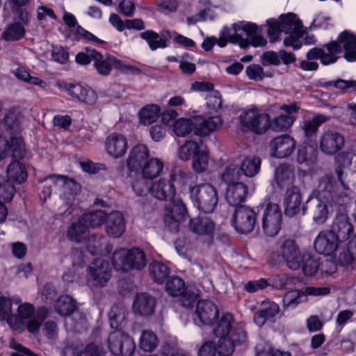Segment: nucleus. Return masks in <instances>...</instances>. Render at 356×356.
Returning a JSON list of instances; mask_svg holds the SVG:
<instances>
[{"label": "nucleus", "mask_w": 356, "mask_h": 356, "mask_svg": "<svg viewBox=\"0 0 356 356\" xmlns=\"http://www.w3.org/2000/svg\"><path fill=\"white\" fill-rule=\"evenodd\" d=\"M343 175V171L337 169V179L332 175H325L318 180L312 193L314 197L310 198L314 204L312 218L316 224H324L330 211L334 209H337V212L346 211L351 190L345 184Z\"/></svg>", "instance_id": "nucleus-1"}, {"label": "nucleus", "mask_w": 356, "mask_h": 356, "mask_svg": "<svg viewBox=\"0 0 356 356\" xmlns=\"http://www.w3.org/2000/svg\"><path fill=\"white\" fill-rule=\"evenodd\" d=\"M197 176L191 172H181L179 175V182L182 192L188 191L193 206L203 213H213L217 208L219 193L217 188L211 184L200 185L196 183Z\"/></svg>", "instance_id": "nucleus-2"}, {"label": "nucleus", "mask_w": 356, "mask_h": 356, "mask_svg": "<svg viewBox=\"0 0 356 356\" xmlns=\"http://www.w3.org/2000/svg\"><path fill=\"white\" fill-rule=\"evenodd\" d=\"M268 35L270 41L275 42L281 40L280 34L285 33L287 36L284 40L286 47H291L298 49L301 47L300 38L304 33L301 21L293 13L281 15L278 19H269L266 21Z\"/></svg>", "instance_id": "nucleus-3"}, {"label": "nucleus", "mask_w": 356, "mask_h": 356, "mask_svg": "<svg viewBox=\"0 0 356 356\" xmlns=\"http://www.w3.org/2000/svg\"><path fill=\"white\" fill-rule=\"evenodd\" d=\"M127 316V312L123 306L116 305L112 307L108 318L110 325L116 330L111 332L108 338V347L113 355L115 356H127L132 354L135 349L133 339L121 330Z\"/></svg>", "instance_id": "nucleus-4"}, {"label": "nucleus", "mask_w": 356, "mask_h": 356, "mask_svg": "<svg viewBox=\"0 0 356 356\" xmlns=\"http://www.w3.org/2000/svg\"><path fill=\"white\" fill-rule=\"evenodd\" d=\"M47 313L44 307L35 311L32 304L19 302L16 312L8 318V325L12 330L18 333L22 332L25 329L31 333H35L47 318Z\"/></svg>", "instance_id": "nucleus-5"}, {"label": "nucleus", "mask_w": 356, "mask_h": 356, "mask_svg": "<svg viewBox=\"0 0 356 356\" xmlns=\"http://www.w3.org/2000/svg\"><path fill=\"white\" fill-rule=\"evenodd\" d=\"M222 124L218 115L206 118L196 115L191 118H179L172 124V131L179 137H185L193 131L197 136H204L219 129Z\"/></svg>", "instance_id": "nucleus-6"}, {"label": "nucleus", "mask_w": 356, "mask_h": 356, "mask_svg": "<svg viewBox=\"0 0 356 356\" xmlns=\"http://www.w3.org/2000/svg\"><path fill=\"white\" fill-rule=\"evenodd\" d=\"M44 181V188L40 195V198L44 201L51 196L54 190L63 202L70 206L74 204L76 195L81 191V186L78 183L64 175H49Z\"/></svg>", "instance_id": "nucleus-7"}, {"label": "nucleus", "mask_w": 356, "mask_h": 356, "mask_svg": "<svg viewBox=\"0 0 356 356\" xmlns=\"http://www.w3.org/2000/svg\"><path fill=\"white\" fill-rule=\"evenodd\" d=\"M240 129L243 132L262 134L270 127V117L260 108L250 105L241 111L238 116Z\"/></svg>", "instance_id": "nucleus-8"}, {"label": "nucleus", "mask_w": 356, "mask_h": 356, "mask_svg": "<svg viewBox=\"0 0 356 356\" xmlns=\"http://www.w3.org/2000/svg\"><path fill=\"white\" fill-rule=\"evenodd\" d=\"M112 261L115 268L122 271L141 269L147 263L145 254L138 248H121L115 251Z\"/></svg>", "instance_id": "nucleus-9"}, {"label": "nucleus", "mask_w": 356, "mask_h": 356, "mask_svg": "<svg viewBox=\"0 0 356 356\" xmlns=\"http://www.w3.org/2000/svg\"><path fill=\"white\" fill-rule=\"evenodd\" d=\"M112 277V267L107 261L95 259L87 270L86 284L92 290L104 287Z\"/></svg>", "instance_id": "nucleus-10"}, {"label": "nucleus", "mask_w": 356, "mask_h": 356, "mask_svg": "<svg viewBox=\"0 0 356 356\" xmlns=\"http://www.w3.org/2000/svg\"><path fill=\"white\" fill-rule=\"evenodd\" d=\"M257 27L255 24L246 22H239L234 23L230 30L227 40L232 43H238L241 47L245 48L248 46V42L243 39V36L238 32L243 31L250 40V44L255 47H264L266 44V40L257 33Z\"/></svg>", "instance_id": "nucleus-11"}, {"label": "nucleus", "mask_w": 356, "mask_h": 356, "mask_svg": "<svg viewBox=\"0 0 356 356\" xmlns=\"http://www.w3.org/2000/svg\"><path fill=\"white\" fill-rule=\"evenodd\" d=\"M106 217V213L101 210L83 215L78 222L73 223L69 228L67 237L72 241L80 242L82 235L86 234L88 227L99 226L105 221Z\"/></svg>", "instance_id": "nucleus-12"}, {"label": "nucleus", "mask_w": 356, "mask_h": 356, "mask_svg": "<svg viewBox=\"0 0 356 356\" xmlns=\"http://www.w3.org/2000/svg\"><path fill=\"white\" fill-rule=\"evenodd\" d=\"M283 215L280 206L268 203L261 216V229L264 234L269 237L277 236L281 230Z\"/></svg>", "instance_id": "nucleus-13"}, {"label": "nucleus", "mask_w": 356, "mask_h": 356, "mask_svg": "<svg viewBox=\"0 0 356 356\" xmlns=\"http://www.w3.org/2000/svg\"><path fill=\"white\" fill-rule=\"evenodd\" d=\"M166 291L172 296H180L181 305L185 307H191L198 296L197 290L193 286L184 289V283L181 279L172 277L166 284Z\"/></svg>", "instance_id": "nucleus-14"}, {"label": "nucleus", "mask_w": 356, "mask_h": 356, "mask_svg": "<svg viewBox=\"0 0 356 356\" xmlns=\"http://www.w3.org/2000/svg\"><path fill=\"white\" fill-rule=\"evenodd\" d=\"M330 230L333 232L340 243L356 241L354 227L345 211L337 212Z\"/></svg>", "instance_id": "nucleus-15"}, {"label": "nucleus", "mask_w": 356, "mask_h": 356, "mask_svg": "<svg viewBox=\"0 0 356 356\" xmlns=\"http://www.w3.org/2000/svg\"><path fill=\"white\" fill-rule=\"evenodd\" d=\"M257 215L249 207H237L233 214L232 223L236 231L241 234L251 232L255 226Z\"/></svg>", "instance_id": "nucleus-16"}, {"label": "nucleus", "mask_w": 356, "mask_h": 356, "mask_svg": "<svg viewBox=\"0 0 356 356\" xmlns=\"http://www.w3.org/2000/svg\"><path fill=\"white\" fill-rule=\"evenodd\" d=\"M278 257H280L291 270H296L300 268L303 257L297 244L293 240H285L280 244L277 250Z\"/></svg>", "instance_id": "nucleus-17"}, {"label": "nucleus", "mask_w": 356, "mask_h": 356, "mask_svg": "<svg viewBox=\"0 0 356 356\" xmlns=\"http://www.w3.org/2000/svg\"><path fill=\"white\" fill-rule=\"evenodd\" d=\"M341 42L337 41L332 42L323 47H314L307 54L309 59H319L324 65L334 63L337 59V55L341 52L342 47Z\"/></svg>", "instance_id": "nucleus-18"}, {"label": "nucleus", "mask_w": 356, "mask_h": 356, "mask_svg": "<svg viewBox=\"0 0 356 356\" xmlns=\"http://www.w3.org/2000/svg\"><path fill=\"white\" fill-rule=\"evenodd\" d=\"M298 109L295 104L282 105L280 108L279 115L270 120V128L276 131H286L296 121Z\"/></svg>", "instance_id": "nucleus-19"}, {"label": "nucleus", "mask_w": 356, "mask_h": 356, "mask_svg": "<svg viewBox=\"0 0 356 356\" xmlns=\"http://www.w3.org/2000/svg\"><path fill=\"white\" fill-rule=\"evenodd\" d=\"M219 318L217 306L209 300L198 301L196 305L194 321L197 325H213Z\"/></svg>", "instance_id": "nucleus-20"}, {"label": "nucleus", "mask_w": 356, "mask_h": 356, "mask_svg": "<svg viewBox=\"0 0 356 356\" xmlns=\"http://www.w3.org/2000/svg\"><path fill=\"white\" fill-rule=\"evenodd\" d=\"M296 143L289 135L277 136L269 143L270 155L277 159L289 157L295 150Z\"/></svg>", "instance_id": "nucleus-21"}, {"label": "nucleus", "mask_w": 356, "mask_h": 356, "mask_svg": "<svg viewBox=\"0 0 356 356\" xmlns=\"http://www.w3.org/2000/svg\"><path fill=\"white\" fill-rule=\"evenodd\" d=\"M25 154V145L20 137L0 136V161L12 156L13 158H22Z\"/></svg>", "instance_id": "nucleus-22"}, {"label": "nucleus", "mask_w": 356, "mask_h": 356, "mask_svg": "<svg viewBox=\"0 0 356 356\" xmlns=\"http://www.w3.org/2000/svg\"><path fill=\"white\" fill-rule=\"evenodd\" d=\"M186 207L181 200H172L165 209V224L172 232H177L180 222L184 218Z\"/></svg>", "instance_id": "nucleus-23"}, {"label": "nucleus", "mask_w": 356, "mask_h": 356, "mask_svg": "<svg viewBox=\"0 0 356 356\" xmlns=\"http://www.w3.org/2000/svg\"><path fill=\"white\" fill-rule=\"evenodd\" d=\"M65 88L66 92L72 98L86 104H94L98 98L97 92L85 83H70Z\"/></svg>", "instance_id": "nucleus-24"}, {"label": "nucleus", "mask_w": 356, "mask_h": 356, "mask_svg": "<svg viewBox=\"0 0 356 356\" xmlns=\"http://www.w3.org/2000/svg\"><path fill=\"white\" fill-rule=\"evenodd\" d=\"M149 156V151L143 145H137L131 149L127 159V167L129 171L130 178L132 177V173L138 174Z\"/></svg>", "instance_id": "nucleus-25"}, {"label": "nucleus", "mask_w": 356, "mask_h": 356, "mask_svg": "<svg viewBox=\"0 0 356 356\" xmlns=\"http://www.w3.org/2000/svg\"><path fill=\"white\" fill-rule=\"evenodd\" d=\"M343 145L344 138L337 131H325L319 139V148L326 154L332 155L337 153Z\"/></svg>", "instance_id": "nucleus-26"}, {"label": "nucleus", "mask_w": 356, "mask_h": 356, "mask_svg": "<svg viewBox=\"0 0 356 356\" xmlns=\"http://www.w3.org/2000/svg\"><path fill=\"white\" fill-rule=\"evenodd\" d=\"M334 259L341 266L356 268V241L340 243L335 252Z\"/></svg>", "instance_id": "nucleus-27"}, {"label": "nucleus", "mask_w": 356, "mask_h": 356, "mask_svg": "<svg viewBox=\"0 0 356 356\" xmlns=\"http://www.w3.org/2000/svg\"><path fill=\"white\" fill-rule=\"evenodd\" d=\"M176 175L170 179H159L152 183L149 193L155 198L160 200H171L175 195L176 189L172 183Z\"/></svg>", "instance_id": "nucleus-28"}, {"label": "nucleus", "mask_w": 356, "mask_h": 356, "mask_svg": "<svg viewBox=\"0 0 356 356\" xmlns=\"http://www.w3.org/2000/svg\"><path fill=\"white\" fill-rule=\"evenodd\" d=\"M340 243L330 229L321 232L314 241V248L319 254L330 255L335 252Z\"/></svg>", "instance_id": "nucleus-29"}, {"label": "nucleus", "mask_w": 356, "mask_h": 356, "mask_svg": "<svg viewBox=\"0 0 356 356\" xmlns=\"http://www.w3.org/2000/svg\"><path fill=\"white\" fill-rule=\"evenodd\" d=\"M104 146L106 152L110 156L118 159L126 153L128 143L124 135L112 133L106 137Z\"/></svg>", "instance_id": "nucleus-30"}, {"label": "nucleus", "mask_w": 356, "mask_h": 356, "mask_svg": "<svg viewBox=\"0 0 356 356\" xmlns=\"http://www.w3.org/2000/svg\"><path fill=\"white\" fill-rule=\"evenodd\" d=\"M217 350L220 356H230L234 350L236 344L245 341L246 334L243 330L236 332V336L217 337Z\"/></svg>", "instance_id": "nucleus-31"}, {"label": "nucleus", "mask_w": 356, "mask_h": 356, "mask_svg": "<svg viewBox=\"0 0 356 356\" xmlns=\"http://www.w3.org/2000/svg\"><path fill=\"white\" fill-rule=\"evenodd\" d=\"M283 203L287 216H293L300 213L303 209L300 189L296 186L288 188L285 193Z\"/></svg>", "instance_id": "nucleus-32"}, {"label": "nucleus", "mask_w": 356, "mask_h": 356, "mask_svg": "<svg viewBox=\"0 0 356 356\" xmlns=\"http://www.w3.org/2000/svg\"><path fill=\"white\" fill-rule=\"evenodd\" d=\"M102 352L94 343L86 346L79 341L67 344L63 350V356H101Z\"/></svg>", "instance_id": "nucleus-33"}, {"label": "nucleus", "mask_w": 356, "mask_h": 356, "mask_svg": "<svg viewBox=\"0 0 356 356\" xmlns=\"http://www.w3.org/2000/svg\"><path fill=\"white\" fill-rule=\"evenodd\" d=\"M248 195V188L243 182L231 183L225 191V199L232 207H237L244 202Z\"/></svg>", "instance_id": "nucleus-34"}, {"label": "nucleus", "mask_w": 356, "mask_h": 356, "mask_svg": "<svg viewBox=\"0 0 356 356\" xmlns=\"http://www.w3.org/2000/svg\"><path fill=\"white\" fill-rule=\"evenodd\" d=\"M280 311L277 303L265 300L261 303L260 310L254 314V321L259 327L263 326L267 321L274 322Z\"/></svg>", "instance_id": "nucleus-35"}, {"label": "nucleus", "mask_w": 356, "mask_h": 356, "mask_svg": "<svg viewBox=\"0 0 356 356\" xmlns=\"http://www.w3.org/2000/svg\"><path fill=\"white\" fill-rule=\"evenodd\" d=\"M23 120L22 111L19 108L13 107L3 110L0 103V126L5 129L16 130Z\"/></svg>", "instance_id": "nucleus-36"}, {"label": "nucleus", "mask_w": 356, "mask_h": 356, "mask_svg": "<svg viewBox=\"0 0 356 356\" xmlns=\"http://www.w3.org/2000/svg\"><path fill=\"white\" fill-rule=\"evenodd\" d=\"M156 300L154 297L147 293H139L133 302L134 313L143 316H149L155 311Z\"/></svg>", "instance_id": "nucleus-37"}, {"label": "nucleus", "mask_w": 356, "mask_h": 356, "mask_svg": "<svg viewBox=\"0 0 356 356\" xmlns=\"http://www.w3.org/2000/svg\"><path fill=\"white\" fill-rule=\"evenodd\" d=\"M106 233L111 237L118 238L125 231L124 218L119 211H114L109 213L106 220Z\"/></svg>", "instance_id": "nucleus-38"}, {"label": "nucleus", "mask_w": 356, "mask_h": 356, "mask_svg": "<svg viewBox=\"0 0 356 356\" xmlns=\"http://www.w3.org/2000/svg\"><path fill=\"white\" fill-rule=\"evenodd\" d=\"M189 227L197 235L211 239L215 232L216 225L207 217H198L191 220Z\"/></svg>", "instance_id": "nucleus-39"}, {"label": "nucleus", "mask_w": 356, "mask_h": 356, "mask_svg": "<svg viewBox=\"0 0 356 356\" xmlns=\"http://www.w3.org/2000/svg\"><path fill=\"white\" fill-rule=\"evenodd\" d=\"M213 333L216 337L236 336V332L241 329L234 328L233 316L229 313H224L220 318L215 322Z\"/></svg>", "instance_id": "nucleus-40"}, {"label": "nucleus", "mask_w": 356, "mask_h": 356, "mask_svg": "<svg viewBox=\"0 0 356 356\" xmlns=\"http://www.w3.org/2000/svg\"><path fill=\"white\" fill-rule=\"evenodd\" d=\"M343 44L344 58L350 62L356 61V36L348 31H344L338 37Z\"/></svg>", "instance_id": "nucleus-41"}, {"label": "nucleus", "mask_w": 356, "mask_h": 356, "mask_svg": "<svg viewBox=\"0 0 356 356\" xmlns=\"http://www.w3.org/2000/svg\"><path fill=\"white\" fill-rule=\"evenodd\" d=\"M27 172L24 165L19 161L11 162L6 170V179L12 183L22 184L27 179Z\"/></svg>", "instance_id": "nucleus-42"}, {"label": "nucleus", "mask_w": 356, "mask_h": 356, "mask_svg": "<svg viewBox=\"0 0 356 356\" xmlns=\"http://www.w3.org/2000/svg\"><path fill=\"white\" fill-rule=\"evenodd\" d=\"M163 166V163L160 159L149 156L138 174L143 178L152 179L162 172Z\"/></svg>", "instance_id": "nucleus-43"}, {"label": "nucleus", "mask_w": 356, "mask_h": 356, "mask_svg": "<svg viewBox=\"0 0 356 356\" xmlns=\"http://www.w3.org/2000/svg\"><path fill=\"white\" fill-rule=\"evenodd\" d=\"M274 180L280 188H284L293 184L294 180L293 169L287 165H280L275 171Z\"/></svg>", "instance_id": "nucleus-44"}, {"label": "nucleus", "mask_w": 356, "mask_h": 356, "mask_svg": "<svg viewBox=\"0 0 356 356\" xmlns=\"http://www.w3.org/2000/svg\"><path fill=\"white\" fill-rule=\"evenodd\" d=\"M330 119V116L318 114L314 115L311 120L303 121L300 127L305 137L312 138L316 136L318 127Z\"/></svg>", "instance_id": "nucleus-45"}, {"label": "nucleus", "mask_w": 356, "mask_h": 356, "mask_svg": "<svg viewBox=\"0 0 356 356\" xmlns=\"http://www.w3.org/2000/svg\"><path fill=\"white\" fill-rule=\"evenodd\" d=\"M161 114L160 107L154 104L143 106L138 113L139 122L143 125H149L156 122Z\"/></svg>", "instance_id": "nucleus-46"}, {"label": "nucleus", "mask_w": 356, "mask_h": 356, "mask_svg": "<svg viewBox=\"0 0 356 356\" xmlns=\"http://www.w3.org/2000/svg\"><path fill=\"white\" fill-rule=\"evenodd\" d=\"M240 166L243 175L247 177H254L260 170L261 159L255 156H246L241 161Z\"/></svg>", "instance_id": "nucleus-47"}, {"label": "nucleus", "mask_w": 356, "mask_h": 356, "mask_svg": "<svg viewBox=\"0 0 356 356\" xmlns=\"http://www.w3.org/2000/svg\"><path fill=\"white\" fill-rule=\"evenodd\" d=\"M151 277L157 283H163L170 274L169 267L163 263L154 261L149 264Z\"/></svg>", "instance_id": "nucleus-48"}, {"label": "nucleus", "mask_w": 356, "mask_h": 356, "mask_svg": "<svg viewBox=\"0 0 356 356\" xmlns=\"http://www.w3.org/2000/svg\"><path fill=\"white\" fill-rule=\"evenodd\" d=\"M212 164L213 160L210 159L207 151L201 148L197 154H195L192 167L196 172L201 173L207 170Z\"/></svg>", "instance_id": "nucleus-49"}, {"label": "nucleus", "mask_w": 356, "mask_h": 356, "mask_svg": "<svg viewBox=\"0 0 356 356\" xmlns=\"http://www.w3.org/2000/svg\"><path fill=\"white\" fill-rule=\"evenodd\" d=\"M13 74L18 79L30 85L36 86L42 89L46 88L49 86L44 80L31 76L25 68L22 67H17L14 70Z\"/></svg>", "instance_id": "nucleus-50"}, {"label": "nucleus", "mask_w": 356, "mask_h": 356, "mask_svg": "<svg viewBox=\"0 0 356 356\" xmlns=\"http://www.w3.org/2000/svg\"><path fill=\"white\" fill-rule=\"evenodd\" d=\"M55 309L60 315H70L76 309V304L71 296H62L57 300Z\"/></svg>", "instance_id": "nucleus-51"}, {"label": "nucleus", "mask_w": 356, "mask_h": 356, "mask_svg": "<svg viewBox=\"0 0 356 356\" xmlns=\"http://www.w3.org/2000/svg\"><path fill=\"white\" fill-rule=\"evenodd\" d=\"M306 300L305 291L298 289L290 290L286 292L283 298L284 307L286 309H294L300 302L306 301Z\"/></svg>", "instance_id": "nucleus-52"}, {"label": "nucleus", "mask_w": 356, "mask_h": 356, "mask_svg": "<svg viewBox=\"0 0 356 356\" xmlns=\"http://www.w3.org/2000/svg\"><path fill=\"white\" fill-rule=\"evenodd\" d=\"M16 193L14 184L5 176L0 175V202L8 203L12 201Z\"/></svg>", "instance_id": "nucleus-53"}, {"label": "nucleus", "mask_w": 356, "mask_h": 356, "mask_svg": "<svg viewBox=\"0 0 356 356\" xmlns=\"http://www.w3.org/2000/svg\"><path fill=\"white\" fill-rule=\"evenodd\" d=\"M25 33V29L21 22L10 24L3 32L1 38L5 41H16L21 39Z\"/></svg>", "instance_id": "nucleus-54"}, {"label": "nucleus", "mask_w": 356, "mask_h": 356, "mask_svg": "<svg viewBox=\"0 0 356 356\" xmlns=\"http://www.w3.org/2000/svg\"><path fill=\"white\" fill-rule=\"evenodd\" d=\"M243 172L241 170V166L238 163H229L224 172L221 175L222 181L227 185L231 183L239 182L238 180Z\"/></svg>", "instance_id": "nucleus-55"}, {"label": "nucleus", "mask_w": 356, "mask_h": 356, "mask_svg": "<svg viewBox=\"0 0 356 356\" xmlns=\"http://www.w3.org/2000/svg\"><path fill=\"white\" fill-rule=\"evenodd\" d=\"M140 38L145 40L151 50L154 51L159 48H165L167 47V42L165 39L153 31H146L140 33Z\"/></svg>", "instance_id": "nucleus-56"}, {"label": "nucleus", "mask_w": 356, "mask_h": 356, "mask_svg": "<svg viewBox=\"0 0 356 356\" xmlns=\"http://www.w3.org/2000/svg\"><path fill=\"white\" fill-rule=\"evenodd\" d=\"M201 147L193 140H188L178 150L179 158L182 161H188L200 150Z\"/></svg>", "instance_id": "nucleus-57"}, {"label": "nucleus", "mask_w": 356, "mask_h": 356, "mask_svg": "<svg viewBox=\"0 0 356 356\" xmlns=\"http://www.w3.org/2000/svg\"><path fill=\"white\" fill-rule=\"evenodd\" d=\"M137 176L131 179L130 185L134 193L138 196H143L149 192V187L146 178H143L139 174H136Z\"/></svg>", "instance_id": "nucleus-58"}, {"label": "nucleus", "mask_w": 356, "mask_h": 356, "mask_svg": "<svg viewBox=\"0 0 356 356\" xmlns=\"http://www.w3.org/2000/svg\"><path fill=\"white\" fill-rule=\"evenodd\" d=\"M157 337L152 331H144L140 337V346L147 352L152 351L157 346Z\"/></svg>", "instance_id": "nucleus-59"}, {"label": "nucleus", "mask_w": 356, "mask_h": 356, "mask_svg": "<svg viewBox=\"0 0 356 356\" xmlns=\"http://www.w3.org/2000/svg\"><path fill=\"white\" fill-rule=\"evenodd\" d=\"M302 259V271L306 276H313L318 272L319 261L305 254Z\"/></svg>", "instance_id": "nucleus-60"}, {"label": "nucleus", "mask_w": 356, "mask_h": 356, "mask_svg": "<svg viewBox=\"0 0 356 356\" xmlns=\"http://www.w3.org/2000/svg\"><path fill=\"white\" fill-rule=\"evenodd\" d=\"M51 57L55 62L65 64L69 60L68 49L61 45L54 44L52 45Z\"/></svg>", "instance_id": "nucleus-61"}, {"label": "nucleus", "mask_w": 356, "mask_h": 356, "mask_svg": "<svg viewBox=\"0 0 356 356\" xmlns=\"http://www.w3.org/2000/svg\"><path fill=\"white\" fill-rule=\"evenodd\" d=\"M354 159V154L351 152H343L341 154H339L337 156V161L339 164V166L336 168L335 172H337V169H341L343 172V179L345 181V184L348 185L346 179V172L344 171V169L346 168H348L353 163V160Z\"/></svg>", "instance_id": "nucleus-62"}, {"label": "nucleus", "mask_w": 356, "mask_h": 356, "mask_svg": "<svg viewBox=\"0 0 356 356\" xmlns=\"http://www.w3.org/2000/svg\"><path fill=\"white\" fill-rule=\"evenodd\" d=\"M270 281L275 288L282 289L285 288L286 286L294 284L297 280L295 277H289L285 274H282L272 276Z\"/></svg>", "instance_id": "nucleus-63"}, {"label": "nucleus", "mask_w": 356, "mask_h": 356, "mask_svg": "<svg viewBox=\"0 0 356 356\" xmlns=\"http://www.w3.org/2000/svg\"><path fill=\"white\" fill-rule=\"evenodd\" d=\"M99 58V53L95 49H86L85 52H80L76 56V62L81 65H87L95 59Z\"/></svg>", "instance_id": "nucleus-64"}]
</instances>
